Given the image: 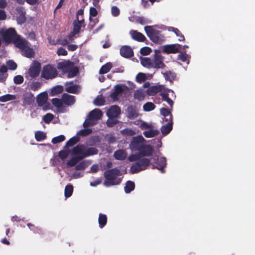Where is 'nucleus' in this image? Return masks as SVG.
Wrapping results in <instances>:
<instances>
[{"label":"nucleus","instance_id":"f257e3e1","mask_svg":"<svg viewBox=\"0 0 255 255\" xmlns=\"http://www.w3.org/2000/svg\"><path fill=\"white\" fill-rule=\"evenodd\" d=\"M155 54L152 58L143 57L140 58V63L147 68L160 69L164 68V57L157 50H155Z\"/></svg>","mask_w":255,"mask_h":255},{"label":"nucleus","instance_id":"f03ea898","mask_svg":"<svg viewBox=\"0 0 255 255\" xmlns=\"http://www.w3.org/2000/svg\"><path fill=\"white\" fill-rule=\"evenodd\" d=\"M164 29L162 25L146 26L144 30L150 39L153 42L161 43L164 41L165 37L161 33V30Z\"/></svg>","mask_w":255,"mask_h":255},{"label":"nucleus","instance_id":"7ed1b4c3","mask_svg":"<svg viewBox=\"0 0 255 255\" xmlns=\"http://www.w3.org/2000/svg\"><path fill=\"white\" fill-rule=\"evenodd\" d=\"M71 158L68 161V167H72L75 165L79 160L86 157L85 154V146L79 145L74 147L71 152Z\"/></svg>","mask_w":255,"mask_h":255},{"label":"nucleus","instance_id":"20e7f679","mask_svg":"<svg viewBox=\"0 0 255 255\" xmlns=\"http://www.w3.org/2000/svg\"><path fill=\"white\" fill-rule=\"evenodd\" d=\"M121 175V172L117 168L106 171L104 173L106 180L104 182V185L105 186L109 187L111 185L119 184L121 180V178L119 177Z\"/></svg>","mask_w":255,"mask_h":255},{"label":"nucleus","instance_id":"39448f33","mask_svg":"<svg viewBox=\"0 0 255 255\" xmlns=\"http://www.w3.org/2000/svg\"><path fill=\"white\" fill-rule=\"evenodd\" d=\"M12 42L16 47L21 50L23 55L27 58H30L33 56L34 52L30 48V44L25 39L21 38L19 35H17Z\"/></svg>","mask_w":255,"mask_h":255},{"label":"nucleus","instance_id":"423d86ee","mask_svg":"<svg viewBox=\"0 0 255 255\" xmlns=\"http://www.w3.org/2000/svg\"><path fill=\"white\" fill-rule=\"evenodd\" d=\"M57 68L64 73H67L69 78L73 77L78 72V69L74 66L73 63L69 61H64L59 62Z\"/></svg>","mask_w":255,"mask_h":255},{"label":"nucleus","instance_id":"0eeeda50","mask_svg":"<svg viewBox=\"0 0 255 255\" xmlns=\"http://www.w3.org/2000/svg\"><path fill=\"white\" fill-rule=\"evenodd\" d=\"M140 127L144 130L143 134L147 138L153 137L159 133L158 129L152 123L141 122Z\"/></svg>","mask_w":255,"mask_h":255},{"label":"nucleus","instance_id":"6e6552de","mask_svg":"<svg viewBox=\"0 0 255 255\" xmlns=\"http://www.w3.org/2000/svg\"><path fill=\"white\" fill-rule=\"evenodd\" d=\"M57 75L56 68L51 65H46L43 66L41 72V77L46 80L55 78Z\"/></svg>","mask_w":255,"mask_h":255},{"label":"nucleus","instance_id":"1a4fd4ad","mask_svg":"<svg viewBox=\"0 0 255 255\" xmlns=\"http://www.w3.org/2000/svg\"><path fill=\"white\" fill-rule=\"evenodd\" d=\"M128 90V87L124 84L117 85L114 87V91L111 94L110 97L114 101H118L123 98Z\"/></svg>","mask_w":255,"mask_h":255},{"label":"nucleus","instance_id":"9d476101","mask_svg":"<svg viewBox=\"0 0 255 255\" xmlns=\"http://www.w3.org/2000/svg\"><path fill=\"white\" fill-rule=\"evenodd\" d=\"M102 113L99 109H96L91 111L89 115V118L83 124L84 127H87L96 123V122L101 119L102 116Z\"/></svg>","mask_w":255,"mask_h":255},{"label":"nucleus","instance_id":"9b49d317","mask_svg":"<svg viewBox=\"0 0 255 255\" xmlns=\"http://www.w3.org/2000/svg\"><path fill=\"white\" fill-rule=\"evenodd\" d=\"M145 141V139L141 135L133 137L129 144L130 150L132 152L138 151L139 153Z\"/></svg>","mask_w":255,"mask_h":255},{"label":"nucleus","instance_id":"f8f14e48","mask_svg":"<svg viewBox=\"0 0 255 255\" xmlns=\"http://www.w3.org/2000/svg\"><path fill=\"white\" fill-rule=\"evenodd\" d=\"M0 34L3 40L6 43L12 42L17 35L13 28H9L7 29H2L0 30Z\"/></svg>","mask_w":255,"mask_h":255},{"label":"nucleus","instance_id":"ddd939ff","mask_svg":"<svg viewBox=\"0 0 255 255\" xmlns=\"http://www.w3.org/2000/svg\"><path fill=\"white\" fill-rule=\"evenodd\" d=\"M150 161L145 158H142L133 164L130 170L132 173H137L140 171L145 169L149 164Z\"/></svg>","mask_w":255,"mask_h":255},{"label":"nucleus","instance_id":"4468645a","mask_svg":"<svg viewBox=\"0 0 255 255\" xmlns=\"http://www.w3.org/2000/svg\"><path fill=\"white\" fill-rule=\"evenodd\" d=\"M40 63L37 61H34L31 64L28 69L27 74L31 78H35L39 75L40 71Z\"/></svg>","mask_w":255,"mask_h":255},{"label":"nucleus","instance_id":"2eb2a0df","mask_svg":"<svg viewBox=\"0 0 255 255\" xmlns=\"http://www.w3.org/2000/svg\"><path fill=\"white\" fill-rule=\"evenodd\" d=\"M121 114V109L117 106H112L107 112V115L109 118H115Z\"/></svg>","mask_w":255,"mask_h":255},{"label":"nucleus","instance_id":"dca6fc26","mask_svg":"<svg viewBox=\"0 0 255 255\" xmlns=\"http://www.w3.org/2000/svg\"><path fill=\"white\" fill-rule=\"evenodd\" d=\"M181 45L178 44L165 45L163 47V51L166 53H175L177 52Z\"/></svg>","mask_w":255,"mask_h":255},{"label":"nucleus","instance_id":"f3484780","mask_svg":"<svg viewBox=\"0 0 255 255\" xmlns=\"http://www.w3.org/2000/svg\"><path fill=\"white\" fill-rule=\"evenodd\" d=\"M129 34L131 37L135 40L143 42L145 39V37L142 33L136 30H131L129 31Z\"/></svg>","mask_w":255,"mask_h":255},{"label":"nucleus","instance_id":"a211bd4d","mask_svg":"<svg viewBox=\"0 0 255 255\" xmlns=\"http://www.w3.org/2000/svg\"><path fill=\"white\" fill-rule=\"evenodd\" d=\"M84 24V19L82 18L81 19H76L74 20L73 22L74 24V28L73 31L71 33L70 35L74 36L75 34L78 33L82 27V26Z\"/></svg>","mask_w":255,"mask_h":255},{"label":"nucleus","instance_id":"6ab92c4d","mask_svg":"<svg viewBox=\"0 0 255 255\" xmlns=\"http://www.w3.org/2000/svg\"><path fill=\"white\" fill-rule=\"evenodd\" d=\"M163 88L162 85H155L149 87L147 90L146 93L149 96L154 95L157 93L161 91Z\"/></svg>","mask_w":255,"mask_h":255},{"label":"nucleus","instance_id":"aec40b11","mask_svg":"<svg viewBox=\"0 0 255 255\" xmlns=\"http://www.w3.org/2000/svg\"><path fill=\"white\" fill-rule=\"evenodd\" d=\"M153 152V148L150 145L143 143L139 153L143 156H149Z\"/></svg>","mask_w":255,"mask_h":255},{"label":"nucleus","instance_id":"412c9836","mask_svg":"<svg viewBox=\"0 0 255 255\" xmlns=\"http://www.w3.org/2000/svg\"><path fill=\"white\" fill-rule=\"evenodd\" d=\"M48 98L47 94L45 92H43L39 94L37 97V102L38 103V106H44L47 102Z\"/></svg>","mask_w":255,"mask_h":255},{"label":"nucleus","instance_id":"4be33fe9","mask_svg":"<svg viewBox=\"0 0 255 255\" xmlns=\"http://www.w3.org/2000/svg\"><path fill=\"white\" fill-rule=\"evenodd\" d=\"M16 11L18 12L19 16H17V22L19 24H21L25 21V10L22 7H18L16 8Z\"/></svg>","mask_w":255,"mask_h":255},{"label":"nucleus","instance_id":"5701e85b","mask_svg":"<svg viewBox=\"0 0 255 255\" xmlns=\"http://www.w3.org/2000/svg\"><path fill=\"white\" fill-rule=\"evenodd\" d=\"M120 53L123 57H129L133 55V51L130 47L124 46L121 48Z\"/></svg>","mask_w":255,"mask_h":255},{"label":"nucleus","instance_id":"b1692460","mask_svg":"<svg viewBox=\"0 0 255 255\" xmlns=\"http://www.w3.org/2000/svg\"><path fill=\"white\" fill-rule=\"evenodd\" d=\"M128 154L125 150L119 149L114 153V157L116 159L123 160L126 158Z\"/></svg>","mask_w":255,"mask_h":255},{"label":"nucleus","instance_id":"393cba45","mask_svg":"<svg viewBox=\"0 0 255 255\" xmlns=\"http://www.w3.org/2000/svg\"><path fill=\"white\" fill-rule=\"evenodd\" d=\"M63 104L70 106L75 103L74 97L73 96L68 94H64L62 97Z\"/></svg>","mask_w":255,"mask_h":255},{"label":"nucleus","instance_id":"a878e982","mask_svg":"<svg viewBox=\"0 0 255 255\" xmlns=\"http://www.w3.org/2000/svg\"><path fill=\"white\" fill-rule=\"evenodd\" d=\"M17 96L12 94H5L0 97V101L1 102H7L9 101H13L17 99Z\"/></svg>","mask_w":255,"mask_h":255},{"label":"nucleus","instance_id":"bb28decb","mask_svg":"<svg viewBox=\"0 0 255 255\" xmlns=\"http://www.w3.org/2000/svg\"><path fill=\"white\" fill-rule=\"evenodd\" d=\"M152 75L149 74H145L143 73H139L136 76V80L137 82L141 83L146 79H150Z\"/></svg>","mask_w":255,"mask_h":255},{"label":"nucleus","instance_id":"cd10ccee","mask_svg":"<svg viewBox=\"0 0 255 255\" xmlns=\"http://www.w3.org/2000/svg\"><path fill=\"white\" fill-rule=\"evenodd\" d=\"M7 69L6 67L2 65L0 67V82L4 83L7 78V75L6 74Z\"/></svg>","mask_w":255,"mask_h":255},{"label":"nucleus","instance_id":"c85d7f7f","mask_svg":"<svg viewBox=\"0 0 255 255\" xmlns=\"http://www.w3.org/2000/svg\"><path fill=\"white\" fill-rule=\"evenodd\" d=\"M161 114L164 117L166 122H172V116L170 111L165 108L160 109Z\"/></svg>","mask_w":255,"mask_h":255},{"label":"nucleus","instance_id":"c756f323","mask_svg":"<svg viewBox=\"0 0 255 255\" xmlns=\"http://www.w3.org/2000/svg\"><path fill=\"white\" fill-rule=\"evenodd\" d=\"M90 22L89 24V25L91 27H93L95 25V24L98 21L97 19H93L91 17L93 16L95 17L97 14V9L94 7H91L90 9Z\"/></svg>","mask_w":255,"mask_h":255},{"label":"nucleus","instance_id":"7c9ffc66","mask_svg":"<svg viewBox=\"0 0 255 255\" xmlns=\"http://www.w3.org/2000/svg\"><path fill=\"white\" fill-rule=\"evenodd\" d=\"M158 166L156 167L160 170L162 173L164 172V167L166 165V158L164 157H160L158 159V161L157 162Z\"/></svg>","mask_w":255,"mask_h":255},{"label":"nucleus","instance_id":"2f4dec72","mask_svg":"<svg viewBox=\"0 0 255 255\" xmlns=\"http://www.w3.org/2000/svg\"><path fill=\"white\" fill-rule=\"evenodd\" d=\"M145 92L141 89H139L134 91L133 96L134 99L138 100H143L145 97Z\"/></svg>","mask_w":255,"mask_h":255},{"label":"nucleus","instance_id":"473e14b6","mask_svg":"<svg viewBox=\"0 0 255 255\" xmlns=\"http://www.w3.org/2000/svg\"><path fill=\"white\" fill-rule=\"evenodd\" d=\"M172 128V122H168V123L162 126L161 130L162 133L163 135H166L168 134Z\"/></svg>","mask_w":255,"mask_h":255},{"label":"nucleus","instance_id":"72a5a7b5","mask_svg":"<svg viewBox=\"0 0 255 255\" xmlns=\"http://www.w3.org/2000/svg\"><path fill=\"white\" fill-rule=\"evenodd\" d=\"M107 222V216L105 214H103L101 213L100 214L99 219H98V222H99L100 228H103L106 224Z\"/></svg>","mask_w":255,"mask_h":255},{"label":"nucleus","instance_id":"f704fd0d","mask_svg":"<svg viewBox=\"0 0 255 255\" xmlns=\"http://www.w3.org/2000/svg\"><path fill=\"white\" fill-rule=\"evenodd\" d=\"M168 30L169 31H173L175 33L177 37H178V40L180 41H183L184 40V37L183 34H182L179 30L176 28L173 27H169L168 28Z\"/></svg>","mask_w":255,"mask_h":255},{"label":"nucleus","instance_id":"c9c22d12","mask_svg":"<svg viewBox=\"0 0 255 255\" xmlns=\"http://www.w3.org/2000/svg\"><path fill=\"white\" fill-rule=\"evenodd\" d=\"M135 185L134 182L131 181H128L126 184L125 187V191L126 193H129L134 189Z\"/></svg>","mask_w":255,"mask_h":255},{"label":"nucleus","instance_id":"e433bc0d","mask_svg":"<svg viewBox=\"0 0 255 255\" xmlns=\"http://www.w3.org/2000/svg\"><path fill=\"white\" fill-rule=\"evenodd\" d=\"M73 192V186L71 184H68L65 187L64 195L66 198L70 197Z\"/></svg>","mask_w":255,"mask_h":255},{"label":"nucleus","instance_id":"4c0bfd02","mask_svg":"<svg viewBox=\"0 0 255 255\" xmlns=\"http://www.w3.org/2000/svg\"><path fill=\"white\" fill-rule=\"evenodd\" d=\"M70 150L64 149L59 152L58 156L62 160H64L68 157L70 154Z\"/></svg>","mask_w":255,"mask_h":255},{"label":"nucleus","instance_id":"58836bf2","mask_svg":"<svg viewBox=\"0 0 255 255\" xmlns=\"http://www.w3.org/2000/svg\"><path fill=\"white\" fill-rule=\"evenodd\" d=\"M112 67V64L111 63H107L104 65L100 70V74H105L108 73Z\"/></svg>","mask_w":255,"mask_h":255},{"label":"nucleus","instance_id":"ea45409f","mask_svg":"<svg viewBox=\"0 0 255 255\" xmlns=\"http://www.w3.org/2000/svg\"><path fill=\"white\" fill-rule=\"evenodd\" d=\"M155 105L151 102H147L143 106V110L145 112H149L155 109Z\"/></svg>","mask_w":255,"mask_h":255},{"label":"nucleus","instance_id":"a19ab883","mask_svg":"<svg viewBox=\"0 0 255 255\" xmlns=\"http://www.w3.org/2000/svg\"><path fill=\"white\" fill-rule=\"evenodd\" d=\"M90 164V162L89 161H83L75 166V169L76 170H82L84 169L86 167L88 166Z\"/></svg>","mask_w":255,"mask_h":255},{"label":"nucleus","instance_id":"79ce46f5","mask_svg":"<svg viewBox=\"0 0 255 255\" xmlns=\"http://www.w3.org/2000/svg\"><path fill=\"white\" fill-rule=\"evenodd\" d=\"M129 20L131 21H135L137 23H140L141 25H144L146 23V20L143 17H129Z\"/></svg>","mask_w":255,"mask_h":255},{"label":"nucleus","instance_id":"37998d69","mask_svg":"<svg viewBox=\"0 0 255 255\" xmlns=\"http://www.w3.org/2000/svg\"><path fill=\"white\" fill-rule=\"evenodd\" d=\"M98 153V150L94 147H90L87 148L85 147V154L86 157L96 154Z\"/></svg>","mask_w":255,"mask_h":255},{"label":"nucleus","instance_id":"c03bdc74","mask_svg":"<svg viewBox=\"0 0 255 255\" xmlns=\"http://www.w3.org/2000/svg\"><path fill=\"white\" fill-rule=\"evenodd\" d=\"M166 80L171 82L175 77V74L170 71H167L163 73Z\"/></svg>","mask_w":255,"mask_h":255},{"label":"nucleus","instance_id":"a18cd8bd","mask_svg":"<svg viewBox=\"0 0 255 255\" xmlns=\"http://www.w3.org/2000/svg\"><path fill=\"white\" fill-rule=\"evenodd\" d=\"M79 140L78 137L74 136L71 138L68 141H67L66 143V146H72L76 143H77Z\"/></svg>","mask_w":255,"mask_h":255},{"label":"nucleus","instance_id":"49530a36","mask_svg":"<svg viewBox=\"0 0 255 255\" xmlns=\"http://www.w3.org/2000/svg\"><path fill=\"white\" fill-rule=\"evenodd\" d=\"M122 133L124 135L132 136L135 135L136 133V129H132L130 128H127L123 130Z\"/></svg>","mask_w":255,"mask_h":255},{"label":"nucleus","instance_id":"de8ad7c7","mask_svg":"<svg viewBox=\"0 0 255 255\" xmlns=\"http://www.w3.org/2000/svg\"><path fill=\"white\" fill-rule=\"evenodd\" d=\"M41 86V83L38 81H33L29 85L30 89L33 91L37 90Z\"/></svg>","mask_w":255,"mask_h":255},{"label":"nucleus","instance_id":"09e8293b","mask_svg":"<svg viewBox=\"0 0 255 255\" xmlns=\"http://www.w3.org/2000/svg\"><path fill=\"white\" fill-rule=\"evenodd\" d=\"M63 88L62 86H57L54 87L51 91V94L52 96H55L57 94L61 93L62 92Z\"/></svg>","mask_w":255,"mask_h":255},{"label":"nucleus","instance_id":"8fccbe9b","mask_svg":"<svg viewBox=\"0 0 255 255\" xmlns=\"http://www.w3.org/2000/svg\"><path fill=\"white\" fill-rule=\"evenodd\" d=\"M52 103L57 108H61L63 104V99L61 100L57 98H54L52 100Z\"/></svg>","mask_w":255,"mask_h":255},{"label":"nucleus","instance_id":"3c124183","mask_svg":"<svg viewBox=\"0 0 255 255\" xmlns=\"http://www.w3.org/2000/svg\"><path fill=\"white\" fill-rule=\"evenodd\" d=\"M66 91L71 93H76L78 91V87L76 85H69L66 87Z\"/></svg>","mask_w":255,"mask_h":255},{"label":"nucleus","instance_id":"603ef678","mask_svg":"<svg viewBox=\"0 0 255 255\" xmlns=\"http://www.w3.org/2000/svg\"><path fill=\"white\" fill-rule=\"evenodd\" d=\"M137 116L136 112L131 108L128 109V117L129 118H133Z\"/></svg>","mask_w":255,"mask_h":255},{"label":"nucleus","instance_id":"864d4df0","mask_svg":"<svg viewBox=\"0 0 255 255\" xmlns=\"http://www.w3.org/2000/svg\"><path fill=\"white\" fill-rule=\"evenodd\" d=\"M161 96L163 100L166 101L170 106H172L173 102L168 97V95L165 93H161Z\"/></svg>","mask_w":255,"mask_h":255},{"label":"nucleus","instance_id":"5fc2aeb1","mask_svg":"<svg viewBox=\"0 0 255 255\" xmlns=\"http://www.w3.org/2000/svg\"><path fill=\"white\" fill-rule=\"evenodd\" d=\"M35 137L37 141H41L45 138V134L43 132L37 131L35 133Z\"/></svg>","mask_w":255,"mask_h":255},{"label":"nucleus","instance_id":"6e6d98bb","mask_svg":"<svg viewBox=\"0 0 255 255\" xmlns=\"http://www.w3.org/2000/svg\"><path fill=\"white\" fill-rule=\"evenodd\" d=\"M65 140V136L63 135H60L56 137L53 138L52 142L53 144H56L61 142Z\"/></svg>","mask_w":255,"mask_h":255},{"label":"nucleus","instance_id":"4d7b16f0","mask_svg":"<svg viewBox=\"0 0 255 255\" xmlns=\"http://www.w3.org/2000/svg\"><path fill=\"white\" fill-rule=\"evenodd\" d=\"M105 101L104 98L102 96H98L97 98L95 99L94 101V103L95 105L100 106L103 105L104 104Z\"/></svg>","mask_w":255,"mask_h":255},{"label":"nucleus","instance_id":"13d9d810","mask_svg":"<svg viewBox=\"0 0 255 255\" xmlns=\"http://www.w3.org/2000/svg\"><path fill=\"white\" fill-rule=\"evenodd\" d=\"M24 78L21 75H16L13 78V82L15 84H21L23 83Z\"/></svg>","mask_w":255,"mask_h":255},{"label":"nucleus","instance_id":"bf43d9fd","mask_svg":"<svg viewBox=\"0 0 255 255\" xmlns=\"http://www.w3.org/2000/svg\"><path fill=\"white\" fill-rule=\"evenodd\" d=\"M189 55L185 53H182L178 56V58L183 62H186L187 64L189 61L188 60Z\"/></svg>","mask_w":255,"mask_h":255},{"label":"nucleus","instance_id":"052dcab7","mask_svg":"<svg viewBox=\"0 0 255 255\" xmlns=\"http://www.w3.org/2000/svg\"><path fill=\"white\" fill-rule=\"evenodd\" d=\"M7 66L10 70H15L17 68L16 64L12 60H9L7 62Z\"/></svg>","mask_w":255,"mask_h":255},{"label":"nucleus","instance_id":"680f3d73","mask_svg":"<svg viewBox=\"0 0 255 255\" xmlns=\"http://www.w3.org/2000/svg\"><path fill=\"white\" fill-rule=\"evenodd\" d=\"M151 49L148 47H144L140 49V53L143 55H147L150 53Z\"/></svg>","mask_w":255,"mask_h":255},{"label":"nucleus","instance_id":"e2e57ef3","mask_svg":"<svg viewBox=\"0 0 255 255\" xmlns=\"http://www.w3.org/2000/svg\"><path fill=\"white\" fill-rule=\"evenodd\" d=\"M53 118V115L51 114L48 113L43 117V120L45 123H48L52 121Z\"/></svg>","mask_w":255,"mask_h":255},{"label":"nucleus","instance_id":"0e129e2a","mask_svg":"<svg viewBox=\"0 0 255 255\" xmlns=\"http://www.w3.org/2000/svg\"><path fill=\"white\" fill-rule=\"evenodd\" d=\"M91 132L90 129H84L80 130L78 134L80 135L85 136L89 134Z\"/></svg>","mask_w":255,"mask_h":255},{"label":"nucleus","instance_id":"69168bd1","mask_svg":"<svg viewBox=\"0 0 255 255\" xmlns=\"http://www.w3.org/2000/svg\"><path fill=\"white\" fill-rule=\"evenodd\" d=\"M117 123V120L114 118H109L107 122V124L109 127H112Z\"/></svg>","mask_w":255,"mask_h":255},{"label":"nucleus","instance_id":"338daca9","mask_svg":"<svg viewBox=\"0 0 255 255\" xmlns=\"http://www.w3.org/2000/svg\"><path fill=\"white\" fill-rule=\"evenodd\" d=\"M112 13L113 16H117L120 13V9L116 6H113L112 7Z\"/></svg>","mask_w":255,"mask_h":255},{"label":"nucleus","instance_id":"774afa93","mask_svg":"<svg viewBox=\"0 0 255 255\" xmlns=\"http://www.w3.org/2000/svg\"><path fill=\"white\" fill-rule=\"evenodd\" d=\"M101 182V180L99 178H98L93 181L90 182V184L92 187H96L97 185L100 184Z\"/></svg>","mask_w":255,"mask_h":255}]
</instances>
